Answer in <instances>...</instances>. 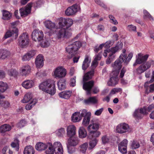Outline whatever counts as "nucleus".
<instances>
[{"label": "nucleus", "instance_id": "obj_39", "mask_svg": "<svg viewBox=\"0 0 154 154\" xmlns=\"http://www.w3.org/2000/svg\"><path fill=\"white\" fill-rule=\"evenodd\" d=\"M35 153L33 148L31 146H26L23 151L24 154H34Z\"/></svg>", "mask_w": 154, "mask_h": 154}, {"label": "nucleus", "instance_id": "obj_29", "mask_svg": "<svg viewBox=\"0 0 154 154\" xmlns=\"http://www.w3.org/2000/svg\"><path fill=\"white\" fill-rule=\"evenodd\" d=\"M84 103L87 104H95L97 103L98 100L96 97H91L84 100Z\"/></svg>", "mask_w": 154, "mask_h": 154}, {"label": "nucleus", "instance_id": "obj_31", "mask_svg": "<svg viewBox=\"0 0 154 154\" xmlns=\"http://www.w3.org/2000/svg\"><path fill=\"white\" fill-rule=\"evenodd\" d=\"M47 146L45 151L46 154H54L55 152L54 149L53 145L51 143H47Z\"/></svg>", "mask_w": 154, "mask_h": 154}, {"label": "nucleus", "instance_id": "obj_50", "mask_svg": "<svg viewBox=\"0 0 154 154\" xmlns=\"http://www.w3.org/2000/svg\"><path fill=\"white\" fill-rule=\"evenodd\" d=\"M140 146L139 142L136 140H133L131 141V147L132 149H136Z\"/></svg>", "mask_w": 154, "mask_h": 154}, {"label": "nucleus", "instance_id": "obj_37", "mask_svg": "<svg viewBox=\"0 0 154 154\" xmlns=\"http://www.w3.org/2000/svg\"><path fill=\"white\" fill-rule=\"evenodd\" d=\"M102 143L105 145L109 143L111 141L110 136L107 135H104L102 136L101 138Z\"/></svg>", "mask_w": 154, "mask_h": 154}, {"label": "nucleus", "instance_id": "obj_19", "mask_svg": "<svg viewBox=\"0 0 154 154\" xmlns=\"http://www.w3.org/2000/svg\"><path fill=\"white\" fill-rule=\"evenodd\" d=\"M44 57L42 55H38L35 58V63L36 67L41 68L44 65Z\"/></svg>", "mask_w": 154, "mask_h": 154}, {"label": "nucleus", "instance_id": "obj_44", "mask_svg": "<svg viewBox=\"0 0 154 154\" xmlns=\"http://www.w3.org/2000/svg\"><path fill=\"white\" fill-rule=\"evenodd\" d=\"M8 88L7 83L2 81H0V92L3 93Z\"/></svg>", "mask_w": 154, "mask_h": 154}, {"label": "nucleus", "instance_id": "obj_42", "mask_svg": "<svg viewBox=\"0 0 154 154\" xmlns=\"http://www.w3.org/2000/svg\"><path fill=\"white\" fill-rule=\"evenodd\" d=\"M79 137L84 138L87 136V132L85 129L83 127H81L79 130Z\"/></svg>", "mask_w": 154, "mask_h": 154}, {"label": "nucleus", "instance_id": "obj_5", "mask_svg": "<svg viewBox=\"0 0 154 154\" xmlns=\"http://www.w3.org/2000/svg\"><path fill=\"white\" fill-rule=\"evenodd\" d=\"M66 74V69L63 67L58 66L54 69L52 73L53 76L56 79L64 77Z\"/></svg>", "mask_w": 154, "mask_h": 154}, {"label": "nucleus", "instance_id": "obj_38", "mask_svg": "<svg viewBox=\"0 0 154 154\" xmlns=\"http://www.w3.org/2000/svg\"><path fill=\"white\" fill-rule=\"evenodd\" d=\"M11 129V127L9 125L4 124L0 127V132L3 133L6 131H10Z\"/></svg>", "mask_w": 154, "mask_h": 154}, {"label": "nucleus", "instance_id": "obj_15", "mask_svg": "<svg viewBox=\"0 0 154 154\" xmlns=\"http://www.w3.org/2000/svg\"><path fill=\"white\" fill-rule=\"evenodd\" d=\"M128 143V140L126 139H124L119 144V150L122 153L125 154L127 153Z\"/></svg>", "mask_w": 154, "mask_h": 154}, {"label": "nucleus", "instance_id": "obj_30", "mask_svg": "<svg viewBox=\"0 0 154 154\" xmlns=\"http://www.w3.org/2000/svg\"><path fill=\"white\" fill-rule=\"evenodd\" d=\"M91 113L89 112L86 116H85L83 119L82 124L85 126H87L89 124L91 117Z\"/></svg>", "mask_w": 154, "mask_h": 154}, {"label": "nucleus", "instance_id": "obj_63", "mask_svg": "<svg viewBox=\"0 0 154 154\" xmlns=\"http://www.w3.org/2000/svg\"><path fill=\"white\" fill-rule=\"evenodd\" d=\"M26 124V122L24 120H22L17 124V126L20 128H21L24 126Z\"/></svg>", "mask_w": 154, "mask_h": 154}, {"label": "nucleus", "instance_id": "obj_54", "mask_svg": "<svg viewBox=\"0 0 154 154\" xmlns=\"http://www.w3.org/2000/svg\"><path fill=\"white\" fill-rule=\"evenodd\" d=\"M66 19L63 18H61L59 20L58 23L60 28H62L66 26Z\"/></svg>", "mask_w": 154, "mask_h": 154}, {"label": "nucleus", "instance_id": "obj_7", "mask_svg": "<svg viewBox=\"0 0 154 154\" xmlns=\"http://www.w3.org/2000/svg\"><path fill=\"white\" fill-rule=\"evenodd\" d=\"M81 9L79 5L75 4L72 6L69 7L65 11V14L68 16L75 15Z\"/></svg>", "mask_w": 154, "mask_h": 154}, {"label": "nucleus", "instance_id": "obj_16", "mask_svg": "<svg viewBox=\"0 0 154 154\" xmlns=\"http://www.w3.org/2000/svg\"><path fill=\"white\" fill-rule=\"evenodd\" d=\"M31 68L28 65L22 66L19 70V73L22 76H26L30 73Z\"/></svg>", "mask_w": 154, "mask_h": 154}, {"label": "nucleus", "instance_id": "obj_24", "mask_svg": "<svg viewBox=\"0 0 154 154\" xmlns=\"http://www.w3.org/2000/svg\"><path fill=\"white\" fill-rule=\"evenodd\" d=\"M72 93V92L70 91H65L59 93L58 95L61 98L68 99L71 96Z\"/></svg>", "mask_w": 154, "mask_h": 154}, {"label": "nucleus", "instance_id": "obj_62", "mask_svg": "<svg viewBox=\"0 0 154 154\" xmlns=\"http://www.w3.org/2000/svg\"><path fill=\"white\" fill-rule=\"evenodd\" d=\"M18 73L15 69H11L8 71V74L9 75L14 76V77L17 76V75Z\"/></svg>", "mask_w": 154, "mask_h": 154}, {"label": "nucleus", "instance_id": "obj_22", "mask_svg": "<svg viewBox=\"0 0 154 154\" xmlns=\"http://www.w3.org/2000/svg\"><path fill=\"white\" fill-rule=\"evenodd\" d=\"M22 86L26 89H29L34 86V82L31 80H26L22 83Z\"/></svg>", "mask_w": 154, "mask_h": 154}, {"label": "nucleus", "instance_id": "obj_55", "mask_svg": "<svg viewBox=\"0 0 154 154\" xmlns=\"http://www.w3.org/2000/svg\"><path fill=\"white\" fill-rule=\"evenodd\" d=\"M0 105L5 108H7L10 106V103L8 101H5L0 100Z\"/></svg>", "mask_w": 154, "mask_h": 154}, {"label": "nucleus", "instance_id": "obj_34", "mask_svg": "<svg viewBox=\"0 0 154 154\" xmlns=\"http://www.w3.org/2000/svg\"><path fill=\"white\" fill-rule=\"evenodd\" d=\"M10 54V53L8 50L0 49V60L4 59L7 57Z\"/></svg>", "mask_w": 154, "mask_h": 154}, {"label": "nucleus", "instance_id": "obj_13", "mask_svg": "<svg viewBox=\"0 0 154 154\" xmlns=\"http://www.w3.org/2000/svg\"><path fill=\"white\" fill-rule=\"evenodd\" d=\"M32 6V4L29 3L25 7L20 9V12L21 17H25L29 14L30 13Z\"/></svg>", "mask_w": 154, "mask_h": 154}, {"label": "nucleus", "instance_id": "obj_51", "mask_svg": "<svg viewBox=\"0 0 154 154\" xmlns=\"http://www.w3.org/2000/svg\"><path fill=\"white\" fill-rule=\"evenodd\" d=\"M56 134L58 137H62L65 134V131L64 128H59L56 131Z\"/></svg>", "mask_w": 154, "mask_h": 154}, {"label": "nucleus", "instance_id": "obj_14", "mask_svg": "<svg viewBox=\"0 0 154 154\" xmlns=\"http://www.w3.org/2000/svg\"><path fill=\"white\" fill-rule=\"evenodd\" d=\"M66 134L68 137H74L76 134V128L73 125H70L67 126Z\"/></svg>", "mask_w": 154, "mask_h": 154}, {"label": "nucleus", "instance_id": "obj_27", "mask_svg": "<svg viewBox=\"0 0 154 154\" xmlns=\"http://www.w3.org/2000/svg\"><path fill=\"white\" fill-rule=\"evenodd\" d=\"M45 26L50 31L53 29L57 28L54 23L52 22L51 21L48 20L45 21L44 23Z\"/></svg>", "mask_w": 154, "mask_h": 154}, {"label": "nucleus", "instance_id": "obj_43", "mask_svg": "<svg viewBox=\"0 0 154 154\" xmlns=\"http://www.w3.org/2000/svg\"><path fill=\"white\" fill-rule=\"evenodd\" d=\"M37 100L36 99H33L32 101L27 104L25 107V108L27 110L31 109L32 107L37 103Z\"/></svg>", "mask_w": 154, "mask_h": 154}, {"label": "nucleus", "instance_id": "obj_64", "mask_svg": "<svg viewBox=\"0 0 154 154\" xmlns=\"http://www.w3.org/2000/svg\"><path fill=\"white\" fill-rule=\"evenodd\" d=\"M109 18L111 20V23L115 25H116L118 24V22L116 20L113 16L112 15H109Z\"/></svg>", "mask_w": 154, "mask_h": 154}, {"label": "nucleus", "instance_id": "obj_49", "mask_svg": "<svg viewBox=\"0 0 154 154\" xmlns=\"http://www.w3.org/2000/svg\"><path fill=\"white\" fill-rule=\"evenodd\" d=\"M88 143L87 142L79 146V150L81 152L84 153H85L88 146Z\"/></svg>", "mask_w": 154, "mask_h": 154}, {"label": "nucleus", "instance_id": "obj_21", "mask_svg": "<svg viewBox=\"0 0 154 154\" xmlns=\"http://www.w3.org/2000/svg\"><path fill=\"white\" fill-rule=\"evenodd\" d=\"M113 76L111 77L110 80L108 82L107 84L110 86H114L118 83V76L119 74L118 71L116 72V74H112Z\"/></svg>", "mask_w": 154, "mask_h": 154}, {"label": "nucleus", "instance_id": "obj_40", "mask_svg": "<svg viewBox=\"0 0 154 154\" xmlns=\"http://www.w3.org/2000/svg\"><path fill=\"white\" fill-rule=\"evenodd\" d=\"M89 131L90 133L89 137L90 138L94 139L99 137L100 135L101 134L100 132L99 131Z\"/></svg>", "mask_w": 154, "mask_h": 154}, {"label": "nucleus", "instance_id": "obj_2", "mask_svg": "<svg viewBox=\"0 0 154 154\" xmlns=\"http://www.w3.org/2000/svg\"><path fill=\"white\" fill-rule=\"evenodd\" d=\"M94 70L92 69L90 72H88L85 74L83 78L84 82L83 88L86 91L87 94H90L91 93V90L94 85V82L93 81H90L88 82H85L91 79L94 74Z\"/></svg>", "mask_w": 154, "mask_h": 154}, {"label": "nucleus", "instance_id": "obj_57", "mask_svg": "<svg viewBox=\"0 0 154 154\" xmlns=\"http://www.w3.org/2000/svg\"><path fill=\"white\" fill-rule=\"evenodd\" d=\"M66 27L65 28L68 29V28L70 27L73 24V21L71 19H66Z\"/></svg>", "mask_w": 154, "mask_h": 154}, {"label": "nucleus", "instance_id": "obj_61", "mask_svg": "<svg viewBox=\"0 0 154 154\" xmlns=\"http://www.w3.org/2000/svg\"><path fill=\"white\" fill-rule=\"evenodd\" d=\"M112 42L109 40L106 42L104 44H102L100 45V47L103 48L104 47L106 48H108L111 45Z\"/></svg>", "mask_w": 154, "mask_h": 154}, {"label": "nucleus", "instance_id": "obj_4", "mask_svg": "<svg viewBox=\"0 0 154 154\" xmlns=\"http://www.w3.org/2000/svg\"><path fill=\"white\" fill-rule=\"evenodd\" d=\"M56 38L58 39H63L69 38L72 35L71 30L69 29L63 28L56 32Z\"/></svg>", "mask_w": 154, "mask_h": 154}, {"label": "nucleus", "instance_id": "obj_47", "mask_svg": "<svg viewBox=\"0 0 154 154\" xmlns=\"http://www.w3.org/2000/svg\"><path fill=\"white\" fill-rule=\"evenodd\" d=\"M11 146L13 148H15L16 151H18L19 149V140L17 139H15L11 143Z\"/></svg>", "mask_w": 154, "mask_h": 154}, {"label": "nucleus", "instance_id": "obj_33", "mask_svg": "<svg viewBox=\"0 0 154 154\" xmlns=\"http://www.w3.org/2000/svg\"><path fill=\"white\" fill-rule=\"evenodd\" d=\"M91 60H89L88 56H86L82 65V69L85 71L89 66Z\"/></svg>", "mask_w": 154, "mask_h": 154}, {"label": "nucleus", "instance_id": "obj_59", "mask_svg": "<svg viewBox=\"0 0 154 154\" xmlns=\"http://www.w3.org/2000/svg\"><path fill=\"white\" fill-rule=\"evenodd\" d=\"M139 109L143 116L144 115H146L148 114L147 107L146 106H144L143 107Z\"/></svg>", "mask_w": 154, "mask_h": 154}, {"label": "nucleus", "instance_id": "obj_26", "mask_svg": "<svg viewBox=\"0 0 154 154\" xmlns=\"http://www.w3.org/2000/svg\"><path fill=\"white\" fill-rule=\"evenodd\" d=\"M68 140V145L70 146H75L79 143L78 138L75 137H69Z\"/></svg>", "mask_w": 154, "mask_h": 154}, {"label": "nucleus", "instance_id": "obj_35", "mask_svg": "<svg viewBox=\"0 0 154 154\" xmlns=\"http://www.w3.org/2000/svg\"><path fill=\"white\" fill-rule=\"evenodd\" d=\"M99 127V125L98 123H93L90 124L88 127V131L95 130H97Z\"/></svg>", "mask_w": 154, "mask_h": 154}, {"label": "nucleus", "instance_id": "obj_1", "mask_svg": "<svg viewBox=\"0 0 154 154\" xmlns=\"http://www.w3.org/2000/svg\"><path fill=\"white\" fill-rule=\"evenodd\" d=\"M38 88L40 90L51 95H54L56 92L55 82L51 79H48L41 82L39 84Z\"/></svg>", "mask_w": 154, "mask_h": 154}, {"label": "nucleus", "instance_id": "obj_9", "mask_svg": "<svg viewBox=\"0 0 154 154\" xmlns=\"http://www.w3.org/2000/svg\"><path fill=\"white\" fill-rule=\"evenodd\" d=\"M153 62L152 60H150L140 65L136 69L137 73L138 74H140L143 72L150 67L151 64L153 63Z\"/></svg>", "mask_w": 154, "mask_h": 154}, {"label": "nucleus", "instance_id": "obj_10", "mask_svg": "<svg viewBox=\"0 0 154 154\" xmlns=\"http://www.w3.org/2000/svg\"><path fill=\"white\" fill-rule=\"evenodd\" d=\"M116 130L117 132L120 134L128 132L130 131L129 125L125 123H121L117 125Z\"/></svg>", "mask_w": 154, "mask_h": 154}, {"label": "nucleus", "instance_id": "obj_11", "mask_svg": "<svg viewBox=\"0 0 154 154\" xmlns=\"http://www.w3.org/2000/svg\"><path fill=\"white\" fill-rule=\"evenodd\" d=\"M149 57L148 55H143L141 53L138 54L136 57V60L133 64V66H135L138 64H140L146 62Z\"/></svg>", "mask_w": 154, "mask_h": 154}, {"label": "nucleus", "instance_id": "obj_17", "mask_svg": "<svg viewBox=\"0 0 154 154\" xmlns=\"http://www.w3.org/2000/svg\"><path fill=\"white\" fill-rule=\"evenodd\" d=\"M53 145L55 154H63V146L60 142H55Z\"/></svg>", "mask_w": 154, "mask_h": 154}, {"label": "nucleus", "instance_id": "obj_3", "mask_svg": "<svg viewBox=\"0 0 154 154\" xmlns=\"http://www.w3.org/2000/svg\"><path fill=\"white\" fill-rule=\"evenodd\" d=\"M81 46V43L79 41H76L70 44L66 47V51L69 54L68 55V58H71L73 56L74 53L78 50Z\"/></svg>", "mask_w": 154, "mask_h": 154}, {"label": "nucleus", "instance_id": "obj_46", "mask_svg": "<svg viewBox=\"0 0 154 154\" xmlns=\"http://www.w3.org/2000/svg\"><path fill=\"white\" fill-rule=\"evenodd\" d=\"M2 18L4 20H8L11 17V14L9 12L5 10L2 11Z\"/></svg>", "mask_w": 154, "mask_h": 154}, {"label": "nucleus", "instance_id": "obj_36", "mask_svg": "<svg viewBox=\"0 0 154 154\" xmlns=\"http://www.w3.org/2000/svg\"><path fill=\"white\" fill-rule=\"evenodd\" d=\"M47 143H46L39 142L37 143L35 146L36 149L38 151H42L44 150L47 148Z\"/></svg>", "mask_w": 154, "mask_h": 154}, {"label": "nucleus", "instance_id": "obj_20", "mask_svg": "<svg viewBox=\"0 0 154 154\" xmlns=\"http://www.w3.org/2000/svg\"><path fill=\"white\" fill-rule=\"evenodd\" d=\"M122 62L120 61L119 60H116L113 64H112V67L114 69L112 72V74H116V72L118 71L119 73V71L120 69L122 67Z\"/></svg>", "mask_w": 154, "mask_h": 154}, {"label": "nucleus", "instance_id": "obj_28", "mask_svg": "<svg viewBox=\"0 0 154 154\" xmlns=\"http://www.w3.org/2000/svg\"><path fill=\"white\" fill-rule=\"evenodd\" d=\"M80 112H75L72 114L71 116V121L73 122H76L80 121L82 119L80 116Z\"/></svg>", "mask_w": 154, "mask_h": 154}, {"label": "nucleus", "instance_id": "obj_48", "mask_svg": "<svg viewBox=\"0 0 154 154\" xmlns=\"http://www.w3.org/2000/svg\"><path fill=\"white\" fill-rule=\"evenodd\" d=\"M17 32V29L15 28H14L11 31H8L7 32L5 35L4 38L5 39H6L10 37L14 33H16Z\"/></svg>", "mask_w": 154, "mask_h": 154}, {"label": "nucleus", "instance_id": "obj_41", "mask_svg": "<svg viewBox=\"0 0 154 154\" xmlns=\"http://www.w3.org/2000/svg\"><path fill=\"white\" fill-rule=\"evenodd\" d=\"M91 140L89 142V149L91 150L94 148L98 142V140L96 138L92 139L91 138Z\"/></svg>", "mask_w": 154, "mask_h": 154}, {"label": "nucleus", "instance_id": "obj_58", "mask_svg": "<svg viewBox=\"0 0 154 154\" xmlns=\"http://www.w3.org/2000/svg\"><path fill=\"white\" fill-rule=\"evenodd\" d=\"M122 89L119 88H115L112 89L110 91L109 95L111 96L112 95L115 94L116 93L121 91Z\"/></svg>", "mask_w": 154, "mask_h": 154}, {"label": "nucleus", "instance_id": "obj_32", "mask_svg": "<svg viewBox=\"0 0 154 154\" xmlns=\"http://www.w3.org/2000/svg\"><path fill=\"white\" fill-rule=\"evenodd\" d=\"M58 89L60 90H64L66 88V81L64 79L59 80L57 82Z\"/></svg>", "mask_w": 154, "mask_h": 154}, {"label": "nucleus", "instance_id": "obj_56", "mask_svg": "<svg viewBox=\"0 0 154 154\" xmlns=\"http://www.w3.org/2000/svg\"><path fill=\"white\" fill-rule=\"evenodd\" d=\"M126 29L130 32H136L137 31L136 26L132 24L128 25L127 26Z\"/></svg>", "mask_w": 154, "mask_h": 154}, {"label": "nucleus", "instance_id": "obj_18", "mask_svg": "<svg viewBox=\"0 0 154 154\" xmlns=\"http://www.w3.org/2000/svg\"><path fill=\"white\" fill-rule=\"evenodd\" d=\"M36 54V51L35 50H31L24 54L22 57V60L23 61L29 60Z\"/></svg>", "mask_w": 154, "mask_h": 154}, {"label": "nucleus", "instance_id": "obj_60", "mask_svg": "<svg viewBox=\"0 0 154 154\" xmlns=\"http://www.w3.org/2000/svg\"><path fill=\"white\" fill-rule=\"evenodd\" d=\"M49 44V42L46 39H43L40 43L41 46L42 47H47Z\"/></svg>", "mask_w": 154, "mask_h": 154}, {"label": "nucleus", "instance_id": "obj_25", "mask_svg": "<svg viewBox=\"0 0 154 154\" xmlns=\"http://www.w3.org/2000/svg\"><path fill=\"white\" fill-rule=\"evenodd\" d=\"M34 99L33 98L32 94L30 92H28L25 95L23 99L21 100V102L23 103H26L30 102Z\"/></svg>", "mask_w": 154, "mask_h": 154}, {"label": "nucleus", "instance_id": "obj_8", "mask_svg": "<svg viewBox=\"0 0 154 154\" xmlns=\"http://www.w3.org/2000/svg\"><path fill=\"white\" fill-rule=\"evenodd\" d=\"M29 38L27 34L23 33L19 37L18 45L21 48L26 47L29 43Z\"/></svg>", "mask_w": 154, "mask_h": 154}, {"label": "nucleus", "instance_id": "obj_6", "mask_svg": "<svg viewBox=\"0 0 154 154\" xmlns=\"http://www.w3.org/2000/svg\"><path fill=\"white\" fill-rule=\"evenodd\" d=\"M122 45V43H121L119 45H117L114 47L111 48V50L108 52L109 57L106 61L107 64H110L114 59L115 57V53L119 50L121 49Z\"/></svg>", "mask_w": 154, "mask_h": 154}, {"label": "nucleus", "instance_id": "obj_23", "mask_svg": "<svg viewBox=\"0 0 154 154\" xmlns=\"http://www.w3.org/2000/svg\"><path fill=\"white\" fill-rule=\"evenodd\" d=\"M144 87L146 94L154 92V83L149 85L148 82H146L144 84Z\"/></svg>", "mask_w": 154, "mask_h": 154}, {"label": "nucleus", "instance_id": "obj_45", "mask_svg": "<svg viewBox=\"0 0 154 154\" xmlns=\"http://www.w3.org/2000/svg\"><path fill=\"white\" fill-rule=\"evenodd\" d=\"M133 116L135 118L138 119H141L143 117L139 109L135 110L133 114Z\"/></svg>", "mask_w": 154, "mask_h": 154}, {"label": "nucleus", "instance_id": "obj_53", "mask_svg": "<svg viewBox=\"0 0 154 154\" xmlns=\"http://www.w3.org/2000/svg\"><path fill=\"white\" fill-rule=\"evenodd\" d=\"M143 17L145 19H149L150 20H153L152 17L146 10H143Z\"/></svg>", "mask_w": 154, "mask_h": 154}, {"label": "nucleus", "instance_id": "obj_52", "mask_svg": "<svg viewBox=\"0 0 154 154\" xmlns=\"http://www.w3.org/2000/svg\"><path fill=\"white\" fill-rule=\"evenodd\" d=\"M122 63L124 62V63L127 64L128 63L127 61H126L127 60V55L126 54H122L120 55L119 59Z\"/></svg>", "mask_w": 154, "mask_h": 154}, {"label": "nucleus", "instance_id": "obj_12", "mask_svg": "<svg viewBox=\"0 0 154 154\" xmlns=\"http://www.w3.org/2000/svg\"><path fill=\"white\" fill-rule=\"evenodd\" d=\"M44 37V34L42 32L38 29L34 30L32 34V39L35 41H40L42 40Z\"/></svg>", "mask_w": 154, "mask_h": 154}]
</instances>
